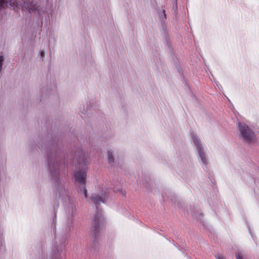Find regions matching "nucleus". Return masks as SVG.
<instances>
[{
    "label": "nucleus",
    "instance_id": "obj_1",
    "mask_svg": "<svg viewBox=\"0 0 259 259\" xmlns=\"http://www.w3.org/2000/svg\"><path fill=\"white\" fill-rule=\"evenodd\" d=\"M238 128L239 138L245 142L251 143L255 141L254 133L246 124L239 122Z\"/></svg>",
    "mask_w": 259,
    "mask_h": 259
},
{
    "label": "nucleus",
    "instance_id": "obj_2",
    "mask_svg": "<svg viewBox=\"0 0 259 259\" xmlns=\"http://www.w3.org/2000/svg\"><path fill=\"white\" fill-rule=\"evenodd\" d=\"M191 139L197 148L199 160L203 165H206L207 164V158L200 139L194 133L191 134Z\"/></svg>",
    "mask_w": 259,
    "mask_h": 259
},
{
    "label": "nucleus",
    "instance_id": "obj_3",
    "mask_svg": "<svg viewBox=\"0 0 259 259\" xmlns=\"http://www.w3.org/2000/svg\"><path fill=\"white\" fill-rule=\"evenodd\" d=\"M21 7L23 10H27L29 11H34L35 13L37 12L38 14H40V10L41 8L39 6H36L35 5L33 4L31 2L27 1L24 2Z\"/></svg>",
    "mask_w": 259,
    "mask_h": 259
},
{
    "label": "nucleus",
    "instance_id": "obj_4",
    "mask_svg": "<svg viewBox=\"0 0 259 259\" xmlns=\"http://www.w3.org/2000/svg\"><path fill=\"white\" fill-rule=\"evenodd\" d=\"M10 6L12 7L14 10L17 11L18 9L19 8L17 0H0V9L4 8L5 7Z\"/></svg>",
    "mask_w": 259,
    "mask_h": 259
},
{
    "label": "nucleus",
    "instance_id": "obj_5",
    "mask_svg": "<svg viewBox=\"0 0 259 259\" xmlns=\"http://www.w3.org/2000/svg\"><path fill=\"white\" fill-rule=\"evenodd\" d=\"M76 180L80 183H84L86 178V173L84 171H76L75 173Z\"/></svg>",
    "mask_w": 259,
    "mask_h": 259
},
{
    "label": "nucleus",
    "instance_id": "obj_6",
    "mask_svg": "<svg viewBox=\"0 0 259 259\" xmlns=\"http://www.w3.org/2000/svg\"><path fill=\"white\" fill-rule=\"evenodd\" d=\"M103 219L102 217V214H98L95 218V225L94 228L95 229V231H97V230L101 226L102 223Z\"/></svg>",
    "mask_w": 259,
    "mask_h": 259
},
{
    "label": "nucleus",
    "instance_id": "obj_7",
    "mask_svg": "<svg viewBox=\"0 0 259 259\" xmlns=\"http://www.w3.org/2000/svg\"><path fill=\"white\" fill-rule=\"evenodd\" d=\"M105 199V197L99 196L96 194H93L92 196V201L95 204H97V203H99L100 202H104Z\"/></svg>",
    "mask_w": 259,
    "mask_h": 259
},
{
    "label": "nucleus",
    "instance_id": "obj_8",
    "mask_svg": "<svg viewBox=\"0 0 259 259\" xmlns=\"http://www.w3.org/2000/svg\"><path fill=\"white\" fill-rule=\"evenodd\" d=\"M108 160L110 163H111L114 161V158L113 156V151L111 150H109L107 151Z\"/></svg>",
    "mask_w": 259,
    "mask_h": 259
},
{
    "label": "nucleus",
    "instance_id": "obj_9",
    "mask_svg": "<svg viewBox=\"0 0 259 259\" xmlns=\"http://www.w3.org/2000/svg\"><path fill=\"white\" fill-rule=\"evenodd\" d=\"M4 60V57L3 56H0V71H1L2 68Z\"/></svg>",
    "mask_w": 259,
    "mask_h": 259
},
{
    "label": "nucleus",
    "instance_id": "obj_10",
    "mask_svg": "<svg viewBox=\"0 0 259 259\" xmlns=\"http://www.w3.org/2000/svg\"><path fill=\"white\" fill-rule=\"evenodd\" d=\"M217 259H226L225 257L221 254H217L215 255Z\"/></svg>",
    "mask_w": 259,
    "mask_h": 259
},
{
    "label": "nucleus",
    "instance_id": "obj_11",
    "mask_svg": "<svg viewBox=\"0 0 259 259\" xmlns=\"http://www.w3.org/2000/svg\"><path fill=\"white\" fill-rule=\"evenodd\" d=\"M236 258H237V259H242L241 254L239 253H238L236 254Z\"/></svg>",
    "mask_w": 259,
    "mask_h": 259
},
{
    "label": "nucleus",
    "instance_id": "obj_12",
    "mask_svg": "<svg viewBox=\"0 0 259 259\" xmlns=\"http://www.w3.org/2000/svg\"><path fill=\"white\" fill-rule=\"evenodd\" d=\"M84 194L85 197H87V190L86 189L84 190Z\"/></svg>",
    "mask_w": 259,
    "mask_h": 259
}]
</instances>
